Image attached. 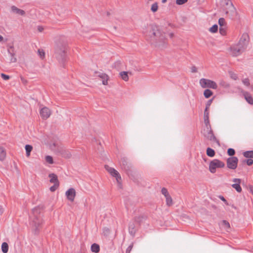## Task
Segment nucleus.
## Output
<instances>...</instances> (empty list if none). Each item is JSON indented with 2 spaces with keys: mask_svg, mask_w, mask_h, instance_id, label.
<instances>
[{
  "mask_svg": "<svg viewBox=\"0 0 253 253\" xmlns=\"http://www.w3.org/2000/svg\"><path fill=\"white\" fill-rule=\"evenodd\" d=\"M167 1V0H162V2L165 3Z\"/></svg>",
  "mask_w": 253,
  "mask_h": 253,
  "instance_id": "nucleus-58",
  "label": "nucleus"
},
{
  "mask_svg": "<svg viewBox=\"0 0 253 253\" xmlns=\"http://www.w3.org/2000/svg\"><path fill=\"white\" fill-rule=\"evenodd\" d=\"M219 84L221 86L225 88H228L230 86V84L228 83L223 81H221Z\"/></svg>",
  "mask_w": 253,
  "mask_h": 253,
  "instance_id": "nucleus-36",
  "label": "nucleus"
},
{
  "mask_svg": "<svg viewBox=\"0 0 253 253\" xmlns=\"http://www.w3.org/2000/svg\"><path fill=\"white\" fill-rule=\"evenodd\" d=\"M38 53H39V55L40 56V57L41 58H43L44 56H45V53L43 51V50H40V49H39L38 50Z\"/></svg>",
  "mask_w": 253,
  "mask_h": 253,
  "instance_id": "nucleus-44",
  "label": "nucleus"
},
{
  "mask_svg": "<svg viewBox=\"0 0 253 253\" xmlns=\"http://www.w3.org/2000/svg\"><path fill=\"white\" fill-rule=\"evenodd\" d=\"M1 250L3 253H7L8 251V244L4 242L1 245Z\"/></svg>",
  "mask_w": 253,
  "mask_h": 253,
  "instance_id": "nucleus-30",
  "label": "nucleus"
},
{
  "mask_svg": "<svg viewBox=\"0 0 253 253\" xmlns=\"http://www.w3.org/2000/svg\"><path fill=\"white\" fill-rule=\"evenodd\" d=\"M162 190H167V189H166L165 188H164H164H163L162 189Z\"/></svg>",
  "mask_w": 253,
  "mask_h": 253,
  "instance_id": "nucleus-60",
  "label": "nucleus"
},
{
  "mask_svg": "<svg viewBox=\"0 0 253 253\" xmlns=\"http://www.w3.org/2000/svg\"><path fill=\"white\" fill-rule=\"evenodd\" d=\"M43 30V28L42 27H38V30L40 31V32H42Z\"/></svg>",
  "mask_w": 253,
  "mask_h": 253,
  "instance_id": "nucleus-53",
  "label": "nucleus"
},
{
  "mask_svg": "<svg viewBox=\"0 0 253 253\" xmlns=\"http://www.w3.org/2000/svg\"><path fill=\"white\" fill-rule=\"evenodd\" d=\"M226 26L219 27V33L221 35L224 36L226 34Z\"/></svg>",
  "mask_w": 253,
  "mask_h": 253,
  "instance_id": "nucleus-33",
  "label": "nucleus"
},
{
  "mask_svg": "<svg viewBox=\"0 0 253 253\" xmlns=\"http://www.w3.org/2000/svg\"><path fill=\"white\" fill-rule=\"evenodd\" d=\"M145 219L143 216H139L135 218V222L140 224Z\"/></svg>",
  "mask_w": 253,
  "mask_h": 253,
  "instance_id": "nucleus-34",
  "label": "nucleus"
},
{
  "mask_svg": "<svg viewBox=\"0 0 253 253\" xmlns=\"http://www.w3.org/2000/svg\"><path fill=\"white\" fill-rule=\"evenodd\" d=\"M161 192L162 194L166 198L167 205L169 206L172 205V200L168 191H161Z\"/></svg>",
  "mask_w": 253,
  "mask_h": 253,
  "instance_id": "nucleus-16",
  "label": "nucleus"
},
{
  "mask_svg": "<svg viewBox=\"0 0 253 253\" xmlns=\"http://www.w3.org/2000/svg\"><path fill=\"white\" fill-rule=\"evenodd\" d=\"M43 207L38 206L32 210V213L30 216V224L34 228L35 232L38 230V228L42 224L41 212L42 211Z\"/></svg>",
  "mask_w": 253,
  "mask_h": 253,
  "instance_id": "nucleus-1",
  "label": "nucleus"
},
{
  "mask_svg": "<svg viewBox=\"0 0 253 253\" xmlns=\"http://www.w3.org/2000/svg\"><path fill=\"white\" fill-rule=\"evenodd\" d=\"M229 75L230 77L233 80H236L237 79V75L235 73L232 72H229Z\"/></svg>",
  "mask_w": 253,
  "mask_h": 253,
  "instance_id": "nucleus-43",
  "label": "nucleus"
},
{
  "mask_svg": "<svg viewBox=\"0 0 253 253\" xmlns=\"http://www.w3.org/2000/svg\"><path fill=\"white\" fill-rule=\"evenodd\" d=\"M206 153L207 155L210 157H213L215 155V151L214 150L210 147L207 149Z\"/></svg>",
  "mask_w": 253,
  "mask_h": 253,
  "instance_id": "nucleus-26",
  "label": "nucleus"
},
{
  "mask_svg": "<svg viewBox=\"0 0 253 253\" xmlns=\"http://www.w3.org/2000/svg\"><path fill=\"white\" fill-rule=\"evenodd\" d=\"M208 106H206V108L204 111V118H209V113L208 111Z\"/></svg>",
  "mask_w": 253,
  "mask_h": 253,
  "instance_id": "nucleus-47",
  "label": "nucleus"
},
{
  "mask_svg": "<svg viewBox=\"0 0 253 253\" xmlns=\"http://www.w3.org/2000/svg\"><path fill=\"white\" fill-rule=\"evenodd\" d=\"M6 156V153L3 148L0 147V160L2 161Z\"/></svg>",
  "mask_w": 253,
  "mask_h": 253,
  "instance_id": "nucleus-31",
  "label": "nucleus"
},
{
  "mask_svg": "<svg viewBox=\"0 0 253 253\" xmlns=\"http://www.w3.org/2000/svg\"><path fill=\"white\" fill-rule=\"evenodd\" d=\"M11 9L12 12H13V13L22 16H24L25 14V12L23 10L19 9L15 6H12L11 7Z\"/></svg>",
  "mask_w": 253,
  "mask_h": 253,
  "instance_id": "nucleus-17",
  "label": "nucleus"
},
{
  "mask_svg": "<svg viewBox=\"0 0 253 253\" xmlns=\"http://www.w3.org/2000/svg\"><path fill=\"white\" fill-rule=\"evenodd\" d=\"M221 1L225 4L226 6L230 5V4H233L231 0H221Z\"/></svg>",
  "mask_w": 253,
  "mask_h": 253,
  "instance_id": "nucleus-42",
  "label": "nucleus"
},
{
  "mask_svg": "<svg viewBox=\"0 0 253 253\" xmlns=\"http://www.w3.org/2000/svg\"><path fill=\"white\" fill-rule=\"evenodd\" d=\"M68 190H74V189L72 188H71L69 189Z\"/></svg>",
  "mask_w": 253,
  "mask_h": 253,
  "instance_id": "nucleus-59",
  "label": "nucleus"
},
{
  "mask_svg": "<svg viewBox=\"0 0 253 253\" xmlns=\"http://www.w3.org/2000/svg\"><path fill=\"white\" fill-rule=\"evenodd\" d=\"M3 211V210L1 207V206H0V214H1Z\"/></svg>",
  "mask_w": 253,
  "mask_h": 253,
  "instance_id": "nucleus-54",
  "label": "nucleus"
},
{
  "mask_svg": "<svg viewBox=\"0 0 253 253\" xmlns=\"http://www.w3.org/2000/svg\"><path fill=\"white\" fill-rule=\"evenodd\" d=\"M98 77H99L102 80V84L104 85L108 84V80H109V76L105 73H99L98 75Z\"/></svg>",
  "mask_w": 253,
  "mask_h": 253,
  "instance_id": "nucleus-18",
  "label": "nucleus"
},
{
  "mask_svg": "<svg viewBox=\"0 0 253 253\" xmlns=\"http://www.w3.org/2000/svg\"><path fill=\"white\" fill-rule=\"evenodd\" d=\"M91 251L92 252H94L95 253H98L99 252V251H100V247H99V246L98 244H95V243L93 244L91 246Z\"/></svg>",
  "mask_w": 253,
  "mask_h": 253,
  "instance_id": "nucleus-24",
  "label": "nucleus"
},
{
  "mask_svg": "<svg viewBox=\"0 0 253 253\" xmlns=\"http://www.w3.org/2000/svg\"><path fill=\"white\" fill-rule=\"evenodd\" d=\"M212 101V99H211V100H209L208 102H207L206 106H208V109L209 108V106L211 105Z\"/></svg>",
  "mask_w": 253,
  "mask_h": 253,
  "instance_id": "nucleus-52",
  "label": "nucleus"
},
{
  "mask_svg": "<svg viewBox=\"0 0 253 253\" xmlns=\"http://www.w3.org/2000/svg\"><path fill=\"white\" fill-rule=\"evenodd\" d=\"M241 179L239 178H234L233 179L234 184L232 185V187L235 189V190H242V188L240 186Z\"/></svg>",
  "mask_w": 253,
  "mask_h": 253,
  "instance_id": "nucleus-20",
  "label": "nucleus"
},
{
  "mask_svg": "<svg viewBox=\"0 0 253 253\" xmlns=\"http://www.w3.org/2000/svg\"><path fill=\"white\" fill-rule=\"evenodd\" d=\"M204 122L206 126V128L205 129H208L209 128H211V126L210 124L209 118H204Z\"/></svg>",
  "mask_w": 253,
  "mask_h": 253,
  "instance_id": "nucleus-37",
  "label": "nucleus"
},
{
  "mask_svg": "<svg viewBox=\"0 0 253 253\" xmlns=\"http://www.w3.org/2000/svg\"><path fill=\"white\" fill-rule=\"evenodd\" d=\"M120 166L122 169L127 173L130 170L132 167L131 164L129 163L127 159L125 157H123L120 161Z\"/></svg>",
  "mask_w": 253,
  "mask_h": 253,
  "instance_id": "nucleus-9",
  "label": "nucleus"
},
{
  "mask_svg": "<svg viewBox=\"0 0 253 253\" xmlns=\"http://www.w3.org/2000/svg\"><path fill=\"white\" fill-rule=\"evenodd\" d=\"M219 198L220 199H221L222 201H223L226 205H228V203L226 199L222 196H219Z\"/></svg>",
  "mask_w": 253,
  "mask_h": 253,
  "instance_id": "nucleus-50",
  "label": "nucleus"
},
{
  "mask_svg": "<svg viewBox=\"0 0 253 253\" xmlns=\"http://www.w3.org/2000/svg\"><path fill=\"white\" fill-rule=\"evenodd\" d=\"M8 53L9 54L10 58V62L11 63H15L17 61V59L15 57V52L14 51V48L13 46H10L8 49Z\"/></svg>",
  "mask_w": 253,
  "mask_h": 253,
  "instance_id": "nucleus-15",
  "label": "nucleus"
},
{
  "mask_svg": "<svg viewBox=\"0 0 253 253\" xmlns=\"http://www.w3.org/2000/svg\"><path fill=\"white\" fill-rule=\"evenodd\" d=\"M199 84L202 88H211L212 89H216L217 84L216 83L211 80L202 78L200 80Z\"/></svg>",
  "mask_w": 253,
  "mask_h": 253,
  "instance_id": "nucleus-3",
  "label": "nucleus"
},
{
  "mask_svg": "<svg viewBox=\"0 0 253 253\" xmlns=\"http://www.w3.org/2000/svg\"><path fill=\"white\" fill-rule=\"evenodd\" d=\"M224 166L223 162L218 159H214L210 163L209 170L211 173H214L216 172V168H222Z\"/></svg>",
  "mask_w": 253,
  "mask_h": 253,
  "instance_id": "nucleus-4",
  "label": "nucleus"
},
{
  "mask_svg": "<svg viewBox=\"0 0 253 253\" xmlns=\"http://www.w3.org/2000/svg\"><path fill=\"white\" fill-rule=\"evenodd\" d=\"M133 248V243L131 244L126 249V253H130Z\"/></svg>",
  "mask_w": 253,
  "mask_h": 253,
  "instance_id": "nucleus-48",
  "label": "nucleus"
},
{
  "mask_svg": "<svg viewBox=\"0 0 253 253\" xmlns=\"http://www.w3.org/2000/svg\"><path fill=\"white\" fill-rule=\"evenodd\" d=\"M158 6L157 3L155 2L153 3L151 8V10L153 12H155L158 10Z\"/></svg>",
  "mask_w": 253,
  "mask_h": 253,
  "instance_id": "nucleus-39",
  "label": "nucleus"
},
{
  "mask_svg": "<svg viewBox=\"0 0 253 253\" xmlns=\"http://www.w3.org/2000/svg\"><path fill=\"white\" fill-rule=\"evenodd\" d=\"M199 1H203L204 0H198Z\"/></svg>",
  "mask_w": 253,
  "mask_h": 253,
  "instance_id": "nucleus-61",
  "label": "nucleus"
},
{
  "mask_svg": "<svg viewBox=\"0 0 253 253\" xmlns=\"http://www.w3.org/2000/svg\"><path fill=\"white\" fill-rule=\"evenodd\" d=\"M213 94V92L209 89H206L204 92V95L206 98H209Z\"/></svg>",
  "mask_w": 253,
  "mask_h": 253,
  "instance_id": "nucleus-27",
  "label": "nucleus"
},
{
  "mask_svg": "<svg viewBox=\"0 0 253 253\" xmlns=\"http://www.w3.org/2000/svg\"><path fill=\"white\" fill-rule=\"evenodd\" d=\"M187 1L188 0H176V3L178 5H181L186 3Z\"/></svg>",
  "mask_w": 253,
  "mask_h": 253,
  "instance_id": "nucleus-45",
  "label": "nucleus"
},
{
  "mask_svg": "<svg viewBox=\"0 0 253 253\" xmlns=\"http://www.w3.org/2000/svg\"><path fill=\"white\" fill-rule=\"evenodd\" d=\"M243 94L245 97V99L250 104H253V99L251 94L247 91H243Z\"/></svg>",
  "mask_w": 253,
  "mask_h": 253,
  "instance_id": "nucleus-19",
  "label": "nucleus"
},
{
  "mask_svg": "<svg viewBox=\"0 0 253 253\" xmlns=\"http://www.w3.org/2000/svg\"><path fill=\"white\" fill-rule=\"evenodd\" d=\"M245 50V49L243 46L237 44L230 47V54L233 56H237L241 54Z\"/></svg>",
  "mask_w": 253,
  "mask_h": 253,
  "instance_id": "nucleus-8",
  "label": "nucleus"
},
{
  "mask_svg": "<svg viewBox=\"0 0 253 253\" xmlns=\"http://www.w3.org/2000/svg\"><path fill=\"white\" fill-rule=\"evenodd\" d=\"M192 73H196L197 72V68L195 66H192L191 68Z\"/></svg>",
  "mask_w": 253,
  "mask_h": 253,
  "instance_id": "nucleus-51",
  "label": "nucleus"
},
{
  "mask_svg": "<svg viewBox=\"0 0 253 253\" xmlns=\"http://www.w3.org/2000/svg\"><path fill=\"white\" fill-rule=\"evenodd\" d=\"M1 77L4 80H7L9 79V76L8 75H6L3 73L1 74Z\"/></svg>",
  "mask_w": 253,
  "mask_h": 253,
  "instance_id": "nucleus-49",
  "label": "nucleus"
},
{
  "mask_svg": "<svg viewBox=\"0 0 253 253\" xmlns=\"http://www.w3.org/2000/svg\"><path fill=\"white\" fill-rule=\"evenodd\" d=\"M66 47L65 45L60 44L55 47V54L56 57L59 60H63L65 57Z\"/></svg>",
  "mask_w": 253,
  "mask_h": 253,
  "instance_id": "nucleus-6",
  "label": "nucleus"
},
{
  "mask_svg": "<svg viewBox=\"0 0 253 253\" xmlns=\"http://www.w3.org/2000/svg\"><path fill=\"white\" fill-rule=\"evenodd\" d=\"M249 41V35L247 33H244L242 35L239 42L237 44L240 45L241 46H243V47L246 49L247 47Z\"/></svg>",
  "mask_w": 253,
  "mask_h": 253,
  "instance_id": "nucleus-11",
  "label": "nucleus"
},
{
  "mask_svg": "<svg viewBox=\"0 0 253 253\" xmlns=\"http://www.w3.org/2000/svg\"><path fill=\"white\" fill-rule=\"evenodd\" d=\"M218 30V26L216 24L213 25L210 28L209 31L211 33H215Z\"/></svg>",
  "mask_w": 253,
  "mask_h": 253,
  "instance_id": "nucleus-35",
  "label": "nucleus"
},
{
  "mask_svg": "<svg viewBox=\"0 0 253 253\" xmlns=\"http://www.w3.org/2000/svg\"><path fill=\"white\" fill-rule=\"evenodd\" d=\"M60 154L64 158L68 159L70 158L72 155L69 150L62 149L59 151Z\"/></svg>",
  "mask_w": 253,
  "mask_h": 253,
  "instance_id": "nucleus-21",
  "label": "nucleus"
},
{
  "mask_svg": "<svg viewBox=\"0 0 253 253\" xmlns=\"http://www.w3.org/2000/svg\"><path fill=\"white\" fill-rule=\"evenodd\" d=\"M238 159L236 157L229 158L227 160V166L231 169H235L237 167Z\"/></svg>",
  "mask_w": 253,
  "mask_h": 253,
  "instance_id": "nucleus-10",
  "label": "nucleus"
},
{
  "mask_svg": "<svg viewBox=\"0 0 253 253\" xmlns=\"http://www.w3.org/2000/svg\"><path fill=\"white\" fill-rule=\"evenodd\" d=\"M121 78L125 81L126 82L128 80V72L123 71L120 73Z\"/></svg>",
  "mask_w": 253,
  "mask_h": 253,
  "instance_id": "nucleus-25",
  "label": "nucleus"
},
{
  "mask_svg": "<svg viewBox=\"0 0 253 253\" xmlns=\"http://www.w3.org/2000/svg\"><path fill=\"white\" fill-rule=\"evenodd\" d=\"M3 40V37L0 35V42H1Z\"/></svg>",
  "mask_w": 253,
  "mask_h": 253,
  "instance_id": "nucleus-57",
  "label": "nucleus"
},
{
  "mask_svg": "<svg viewBox=\"0 0 253 253\" xmlns=\"http://www.w3.org/2000/svg\"><path fill=\"white\" fill-rule=\"evenodd\" d=\"M227 153L228 155L232 156L234 155L235 153V150L232 148H229L227 150Z\"/></svg>",
  "mask_w": 253,
  "mask_h": 253,
  "instance_id": "nucleus-41",
  "label": "nucleus"
},
{
  "mask_svg": "<svg viewBox=\"0 0 253 253\" xmlns=\"http://www.w3.org/2000/svg\"><path fill=\"white\" fill-rule=\"evenodd\" d=\"M40 115L42 119H46L50 117L51 111L47 107H43L40 111Z\"/></svg>",
  "mask_w": 253,
  "mask_h": 253,
  "instance_id": "nucleus-14",
  "label": "nucleus"
},
{
  "mask_svg": "<svg viewBox=\"0 0 253 253\" xmlns=\"http://www.w3.org/2000/svg\"><path fill=\"white\" fill-rule=\"evenodd\" d=\"M105 169L112 176L116 178L117 182L120 184L121 183L122 178L119 172L115 169L110 167L108 165L105 166Z\"/></svg>",
  "mask_w": 253,
  "mask_h": 253,
  "instance_id": "nucleus-7",
  "label": "nucleus"
},
{
  "mask_svg": "<svg viewBox=\"0 0 253 253\" xmlns=\"http://www.w3.org/2000/svg\"><path fill=\"white\" fill-rule=\"evenodd\" d=\"M45 161L49 164H53V160L52 157L50 156H46L45 158Z\"/></svg>",
  "mask_w": 253,
  "mask_h": 253,
  "instance_id": "nucleus-38",
  "label": "nucleus"
},
{
  "mask_svg": "<svg viewBox=\"0 0 253 253\" xmlns=\"http://www.w3.org/2000/svg\"><path fill=\"white\" fill-rule=\"evenodd\" d=\"M66 196L68 200L71 201H73L75 196V191H66Z\"/></svg>",
  "mask_w": 253,
  "mask_h": 253,
  "instance_id": "nucleus-22",
  "label": "nucleus"
},
{
  "mask_svg": "<svg viewBox=\"0 0 253 253\" xmlns=\"http://www.w3.org/2000/svg\"><path fill=\"white\" fill-rule=\"evenodd\" d=\"M169 36L170 38H172L173 37V33H170L169 34Z\"/></svg>",
  "mask_w": 253,
  "mask_h": 253,
  "instance_id": "nucleus-55",
  "label": "nucleus"
},
{
  "mask_svg": "<svg viewBox=\"0 0 253 253\" xmlns=\"http://www.w3.org/2000/svg\"><path fill=\"white\" fill-rule=\"evenodd\" d=\"M202 133L207 139L215 142L218 146L220 145L219 142L214 136L211 128L204 129L202 131Z\"/></svg>",
  "mask_w": 253,
  "mask_h": 253,
  "instance_id": "nucleus-5",
  "label": "nucleus"
},
{
  "mask_svg": "<svg viewBox=\"0 0 253 253\" xmlns=\"http://www.w3.org/2000/svg\"><path fill=\"white\" fill-rule=\"evenodd\" d=\"M243 155L246 158H253V150L246 151V152H244Z\"/></svg>",
  "mask_w": 253,
  "mask_h": 253,
  "instance_id": "nucleus-29",
  "label": "nucleus"
},
{
  "mask_svg": "<svg viewBox=\"0 0 253 253\" xmlns=\"http://www.w3.org/2000/svg\"><path fill=\"white\" fill-rule=\"evenodd\" d=\"M105 231H107V233L109 232V230L108 228H107V229H104V232H105Z\"/></svg>",
  "mask_w": 253,
  "mask_h": 253,
  "instance_id": "nucleus-56",
  "label": "nucleus"
},
{
  "mask_svg": "<svg viewBox=\"0 0 253 253\" xmlns=\"http://www.w3.org/2000/svg\"><path fill=\"white\" fill-rule=\"evenodd\" d=\"M128 230H129V233L131 235L134 236L135 235V233L136 232V229H135V225L134 222L129 223V227H128Z\"/></svg>",
  "mask_w": 253,
  "mask_h": 253,
  "instance_id": "nucleus-23",
  "label": "nucleus"
},
{
  "mask_svg": "<svg viewBox=\"0 0 253 253\" xmlns=\"http://www.w3.org/2000/svg\"><path fill=\"white\" fill-rule=\"evenodd\" d=\"M218 24L219 25L220 27L226 26V23L225 22V20L223 18H220L219 19Z\"/></svg>",
  "mask_w": 253,
  "mask_h": 253,
  "instance_id": "nucleus-32",
  "label": "nucleus"
},
{
  "mask_svg": "<svg viewBox=\"0 0 253 253\" xmlns=\"http://www.w3.org/2000/svg\"><path fill=\"white\" fill-rule=\"evenodd\" d=\"M245 163H246L248 166H251L253 164V160L251 159H249L247 160H243V163L245 164Z\"/></svg>",
  "mask_w": 253,
  "mask_h": 253,
  "instance_id": "nucleus-40",
  "label": "nucleus"
},
{
  "mask_svg": "<svg viewBox=\"0 0 253 253\" xmlns=\"http://www.w3.org/2000/svg\"><path fill=\"white\" fill-rule=\"evenodd\" d=\"M49 176L50 178V181L54 183V185L51 186L49 190H55L58 188L59 185L57 177L56 175L54 173L50 174Z\"/></svg>",
  "mask_w": 253,
  "mask_h": 253,
  "instance_id": "nucleus-13",
  "label": "nucleus"
},
{
  "mask_svg": "<svg viewBox=\"0 0 253 253\" xmlns=\"http://www.w3.org/2000/svg\"><path fill=\"white\" fill-rule=\"evenodd\" d=\"M152 35L156 38V40L159 41V42H156V46L162 48L166 47L167 43L165 41V33L162 32L158 26L156 25L152 26L151 30L150 31V36L151 37Z\"/></svg>",
  "mask_w": 253,
  "mask_h": 253,
  "instance_id": "nucleus-2",
  "label": "nucleus"
},
{
  "mask_svg": "<svg viewBox=\"0 0 253 253\" xmlns=\"http://www.w3.org/2000/svg\"><path fill=\"white\" fill-rule=\"evenodd\" d=\"M243 83L246 86H249L250 85V81L247 78L244 79L242 80Z\"/></svg>",
  "mask_w": 253,
  "mask_h": 253,
  "instance_id": "nucleus-46",
  "label": "nucleus"
},
{
  "mask_svg": "<svg viewBox=\"0 0 253 253\" xmlns=\"http://www.w3.org/2000/svg\"><path fill=\"white\" fill-rule=\"evenodd\" d=\"M224 10L225 13L230 17L235 16L237 14L236 8L233 4H230V5L228 6H224Z\"/></svg>",
  "mask_w": 253,
  "mask_h": 253,
  "instance_id": "nucleus-12",
  "label": "nucleus"
},
{
  "mask_svg": "<svg viewBox=\"0 0 253 253\" xmlns=\"http://www.w3.org/2000/svg\"><path fill=\"white\" fill-rule=\"evenodd\" d=\"M252 194H253V191H251Z\"/></svg>",
  "mask_w": 253,
  "mask_h": 253,
  "instance_id": "nucleus-62",
  "label": "nucleus"
},
{
  "mask_svg": "<svg viewBox=\"0 0 253 253\" xmlns=\"http://www.w3.org/2000/svg\"><path fill=\"white\" fill-rule=\"evenodd\" d=\"M33 149V147L30 145H26L25 146V150L26 152V156L27 157H29L30 155V153Z\"/></svg>",
  "mask_w": 253,
  "mask_h": 253,
  "instance_id": "nucleus-28",
  "label": "nucleus"
}]
</instances>
